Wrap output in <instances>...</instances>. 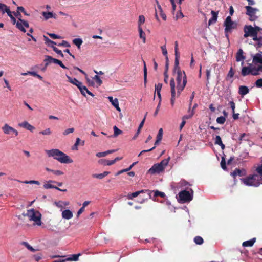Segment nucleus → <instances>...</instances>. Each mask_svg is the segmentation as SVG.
<instances>
[{
    "label": "nucleus",
    "mask_w": 262,
    "mask_h": 262,
    "mask_svg": "<svg viewBox=\"0 0 262 262\" xmlns=\"http://www.w3.org/2000/svg\"><path fill=\"white\" fill-rule=\"evenodd\" d=\"M46 153L49 157H53L61 163H71L73 162V160L68 155L58 149L47 150Z\"/></svg>",
    "instance_id": "f257e3e1"
},
{
    "label": "nucleus",
    "mask_w": 262,
    "mask_h": 262,
    "mask_svg": "<svg viewBox=\"0 0 262 262\" xmlns=\"http://www.w3.org/2000/svg\"><path fill=\"white\" fill-rule=\"evenodd\" d=\"M241 181L246 185L249 186L258 187L262 184V179L256 173L241 179Z\"/></svg>",
    "instance_id": "f03ea898"
},
{
    "label": "nucleus",
    "mask_w": 262,
    "mask_h": 262,
    "mask_svg": "<svg viewBox=\"0 0 262 262\" xmlns=\"http://www.w3.org/2000/svg\"><path fill=\"white\" fill-rule=\"evenodd\" d=\"M176 80L177 82V93L178 95L179 96L185 87L187 82L185 71H183L182 73L179 72V73L177 74Z\"/></svg>",
    "instance_id": "7ed1b4c3"
},
{
    "label": "nucleus",
    "mask_w": 262,
    "mask_h": 262,
    "mask_svg": "<svg viewBox=\"0 0 262 262\" xmlns=\"http://www.w3.org/2000/svg\"><path fill=\"white\" fill-rule=\"evenodd\" d=\"M259 27L254 25L252 27L251 25H245L244 27V37L247 38L249 36L252 38L259 34Z\"/></svg>",
    "instance_id": "20e7f679"
},
{
    "label": "nucleus",
    "mask_w": 262,
    "mask_h": 262,
    "mask_svg": "<svg viewBox=\"0 0 262 262\" xmlns=\"http://www.w3.org/2000/svg\"><path fill=\"white\" fill-rule=\"evenodd\" d=\"M26 215L30 221H34L36 225L38 226L41 225V214L39 211H36L33 209L28 210Z\"/></svg>",
    "instance_id": "39448f33"
},
{
    "label": "nucleus",
    "mask_w": 262,
    "mask_h": 262,
    "mask_svg": "<svg viewBox=\"0 0 262 262\" xmlns=\"http://www.w3.org/2000/svg\"><path fill=\"white\" fill-rule=\"evenodd\" d=\"M224 25L225 28V33L226 36H228V33L232 32L233 29H236L237 27L236 23L232 20V18L230 16H228L226 18Z\"/></svg>",
    "instance_id": "423d86ee"
},
{
    "label": "nucleus",
    "mask_w": 262,
    "mask_h": 262,
    "mask_svg": "<svg viewBox=\"0 0 262 262\" xmlns=\"http://www.w3.org/2000/svg\"><path fill=\"white\" fill-rule=\"evenodd\" d=\"M190 192L187 190H182L179 193V201L182 203L189 202L193 199V190L190 189Z\"/></svg>",
    "instance_id": "0eeeda50"
},
{
    "label": "nucleus",
    "mask_w": 262,
    "mask_h": 262,
    "mask_svg": "<svg viewBox=\"0 0 262 262\" xmlns=\"http://www.w3.org/2000/svg\"><path fill=\"white\" fill-rule=\"evenodd\" d=\"M253 66H256V69L260 73H262V52L259 51L252 57Z\"/></svg>",
    "instance_id": "6e6552de"
},
{
    "label": "nucleus",
    "mask_w": 262,
    "mask_h": 262,
    "mask_svg": "<svg viewBox=\"0 0 262 262\" xmlns=\"http://www.w3.org/2000/svg\"><path fill=\"white\" fill-rule=\"evenodd\" d=\"M245 8L246 10V14L249 16V19L250 21H255L258 18V16L256 15L257 12L259 11L258 9L253 8L250 6H246Z\"/></svg>",
    "instance_id": "1a4fd4ad"
},
{
    "label": "nucleus",
    "mask_w": 262,
    "mask_h": 262,
    "mask_svg": "<svg viewBox=\"0 0 262 262\" xmlns=\"http://www.w3.org/2000/svg\"><path fill=\"white\" fill-rule=\"evenodd\" d=\"M241 74L246 76L249 74L256 76L260 74V73L256 69V66H250L249 67H243L242 69Z\"/></svg>",
    "instance_id": "9d476101"
},
{
    "label": "nucleus",
    "mask_w": 262,
    "mask_h": 262,
    "mask_svg": "<svg viewBox=\"0 0 262 262\" xmlns=\"http://www.w3.org/2000/svg\"><path fill=\"white\" fill-rule=\"evenodd\" d=\"M170 91L171 94V98L170 100V103L173 106L174 104L176 91H175V82L173 78H171L170 80Z\"/></svg>",
    "instance_id": "9b49d317"
},
{
    "label": "nucleus",
    "mask_w": 262,
    "mask_h": 262,
    "mask_svg": "<svg viewBox=\"0 0 262 262\" xmlns=\"http://www.w3.org/2000/svg\"><path fill=\"white\" fill-rule=\"evenodd\" d=\"M18 20L19 21L16 23V27L24 33H25L26 30L24 27L26 28H29V23L27 21L23 20L20 18H18Z\"/></svg>",
    "instance_id": "f8f14e48"
},
{
    "label": "nucleus",
    "mask_w": 262,
    "mask_h": 262,
    "mask_svg": "<svg viewBox=\"0 0 262 262\" xmlns=\"http://www.w3.org/2000/svg\"><path fill=\"white\" fill-rule=\"evenodd\" d=\"M262 33L260 32L257 35L253 38V45L258 50L262 47Z\"/></svg>",
    "instance_id": "ddd939ff"
},
{
    "label": "nucleus",
    "mask_w": 262,
    "mask_h": 262,
    "mask_svg": "<svg viewBox=\"0 0 262 262\" xmlns=\"http://www.w3.org/2000/svg\"><path fill=\"white\" fill-rule=\"evenodd\" d=\"M2 129L4 133L7 135L10 134L11 133L14 134L15 136H17L18 135V132L17 130L12 127L10 126L7 124H5L2 127Z\"/></svg>",
    "instance_id": "4468645a"
},
{
    "label": "nucleus",
    "mask_w": 262,
    "mask_h": 262,
    "mask_svg": "<svg viewBox=\"0 0 262 262\" xmlns=\"http://www.w3.org/2000/svg\"><path fill=\"white\" fill-rule=\"evenodd\" d=\"M163 170V167L159 163L154 164L148 170V173L153 174L160 173Z\"/></svg>",
    "instance_id": "2eb2a0df"
},
{
    "label": "nucleus",
    "mask_w": 262,
    "mask_h": 262,
    "mask_svg": "<svg viewBox=\"0 0 262 262\" xmlns=\"http://www.w3.org/2000/svg\"><path fill=\"white\" fill-rule=\"evenodd\" d=\"M56 183V182L55 181H53V180H49L48 181L47 183H45L43 185V188L46 189L54 188V189H57L60 191H63V192L67 191V189H61L59 188V187H56L54 185H53L51 184V183Z\"/></svg>",
    "instance_id": "dca6fc26"
},
{
    "label": "nucleus",
    "mask_w": 262,
    "mask_h": 262,
    "mask_svg": "<svg viewBox=\"0 0 262 262\" xmlns=\"http://www.w3.org/2000/svg\"><path fill=\"white\" fill-rule=\"evenodd\" d=\"M246 171L245 169H240L239 168H235V170L231 172L232 176L235 178L237 176L239 177L245 176L246 175Z\"/></svg>",
    "instance_id": "f3484780"
},
{
    "label": "nucleus",
    "mask_w": 262,
    "mask_h": 262,
    "mask_svg": "<svg viewBox=\"0 0 262 262\" xmlns=\"http://www.w3.org/2000/svg\"><path fill=\"white\" fill-rule=\"evenodd\" d=\"M79 90H80L81 94L83 95L84 96H86L85 93H86L89 95H91L93 97L94 96V95L91 93L90 91L88 90V89L86 88V86H83L82 85V83H81V85L78 87Z\"/></svg>",
    "instance_id": "a211bd4d"
},
{
    "label": "nucleus",
    "mask_w": 262,
    "mask_h": 262,
    "mask_svg": "<svg viewBox=\"0 0 262 262\" xmlns=\"http://www.w3.org/2000/svg\"><path fill=\"white\" fill-rule=\"evenodd\" d=\"M211 14H212V17L209 20V26L211 25L212 24H214L217 21L218 12H215L214 11L212 10L211 11Z\"/></svg>",
    "instance_id": "6ab92c4d"
},
{
    "label": "nucleus",
    "mask_w": 262,
    "mask_h": 262,
    "mask_svg": "<svg viewBox=\"0 0 262 262\" xmlns=\"http://www.w3.org/2000/svg\"><path fill=\"white\" fill-rule=\"evenodd\" d=\"M110 102L116 108V110L119 112L121 111V109L119 106L118 100L117 98L113 99V97L110 96L108 97Z\"/></svg>",
    "instance_id": "aec40b11"
},
{
    "label": "nucleus",
    "mask_w": 262,
    "mask_h": 262,
    "mask_svg": "<svg viewBox=\"0 0 262 262\" xmlns=\"http://www.w3.org/2000/svg\"><path fill=\"white\" fill-rule=\"evenodd\" d=\"M145 192H149V193H148L149 194H150V193L151 192H149V190H141L139 191H136L135 192L128 194V196H127V198L129 199H133V198L137 197L140 193H144Z\"/></svg>",
    "instance_id": "412c9836"
},
{
    "label": "nucleus",
    "mask_w": 262,
    "mask_h": 262,
    "mask_svg": "<svg viewBox=\"0 0 262 262\" xmlns=\"http://www.w3.org/2000/svg\"><path fill=\"white\" fill-rule=\"evenodd\" d=\"M155 1L156 2L157 6V9H158L157 11H158V12L159 13V14L161 16L162 18L164 20H166V15L163 11L161 5H160L158 1V0H155Z\"/></svg>",
    "instance_id": "4be33fe9"
},
{
    "label": "nucleus",
    "mask_w": 262,
    "mask_h": 262,
    "mask_svg": "<svg viewBox=\"0 0 262 262\" xmlns=\"http://www.w3.org/2000/svg\"><path fill=\"white\" fill-rule=\"evenodd\" d=\"M19 126L21 127L26 128L27 129H28L31 132H32L35 129V127L34 126H33L32 125L30 124L27 121H24V122H23L19 123Z\"/></svg>",
    "instance_id": "5701e85b"
},
{
    "label": "nucleus",
    "mask_w": 262,
    "mask_h": 262,
    "mask_svg": "<svg viewBox=\"0 0 262 262\" xmlns=\"http://www.w3.org/2000/svg\"><path fill=\"white\" fill-rule=\"evenodd\" d=\"M73 216L72 212L69 209L64 210L62 212V217L65 219L69 220L71 219Z\"/></svg>",
    "instance_id": "b1692460"
},
{
    "label": "nucleus",
    "mask_w": 262,
    "mask_h": 262,
    "mask_svg": "<svg viewBox=\"0 0 262 262\" xmlns=\"http://www.w3.org/2000/svg\"><path fill=\"white\" fill-rule=\"evenodd\" d=\"M249 92L248 88L245 85H241L239 87L238 93L241 96H244Z\"/></svg>",
    "instance_id": "393cba45"
},
{
    "label": "nucleus",
    "mask_w": 262,
    "mask_h": 262,
    "mask_svg": "<svg viewBox=\"0 0 262 262\" xmlns=\"http://www.w3.org/2000/svg\"><path fill=\"white\" fill-rule=\"evenodd\" d=\"M244 59H245V56L243 55V51L242 49H239L236 55V60L237 62H239Z\"/></svg>",
    "instance_id": "a878e982"
},
{
    "label": "nucleus",
    "mask_w": 262,
    "mask_h": 262,
    "mask_svg": "<svg viewBox=\"0 0 262 262\" xmlns=\"http://www.w3.org/2000/svg\"><path fill=\"white\" fill-rule=\"evenodd\" d=\"M66 76L68 79V81L70 82V83H72L73 84L77 86L78 88V87H79V86L81 85L82 82L79 81L76 78H72L67 75H66Z\"/></svg>",
    "instance_id": "bb28decb"
},
{
    "label": "nucleus",
    "mask_w": 262,
    "mask_h": 262,
    "mask_svg": "<svg viewBox=\"0 0 262 262\" xmlns=\"http://www.w3.org/2000/svg\"><path fill=\"white\" fill-rule=\"evenodd\" d=\"M214 143L216 145L220 146L222 149H224L225 148V145L222 143L221 138L220 136H216Z\"/></svg>",
    "instance_id": "cd10ccee"
},
{
    "label": "nucleus",
    "mask_w": 262,
    "mask_h": 262,
    "mask_svg": "<svg viewBox=\"0 0 262 262\" xmlns=\"http://www.w3.org/2000/svg\"><path fill=\"white\" fill-rule=\"evenodd\" d=\"M0 11L3 14H4L5 13H8L10 11V9L6 5L0 3Z\"/></svg>",
    "instance_id": "c85d7f7f"
},
{
    "label": "nucleus",
    "mask_w": 262,
    "mask_h": 262,
    "mask_svg": "<svg viewBox=\"0 0 262 262\" xmlns=\"http://www.w3.org/2000/svg\"><path fill=\"white\" fill-rule=\"evenodd\" d=\"M162 87V83H158L157 84H155V92H157V96L160 100H161V90Z\"/></svg>",
    "instance_id": "c756f323"
},
{
    "label": "nucleus",
    "mask_w": 262,
    "mask_h": 262,
    "mask_svg": "<svg viewBox=\"0 0 262 262\" xmlns=\"http://www.w3.org/2000/svg\"><path fill=\"white\" fill-rule=\"evenodd\" d=\"M147 115V112L146 113V114H145V115L144 116V118H143V119L142 120V121L140 123V124L139 125V126L138 127L137 132L136 135L134 136V139H135L138 136V134L140 133V132L141 131V129H142V128L143 127V126L144 125V122H145V119H146V117Z\"/></svg>",
    "instance_id": "7c9ffc66"
},
{
    "label": "nucleus",
    "mask_w": 262,
    "mask_h": 262,
    "mask_svg": "<svg viewBox=\"0 0 262 262\" xmlns=\"http://www.w3.org/2000/svg\"><path fill=\"white\" fill-rule=\"evenodd\" d=\"M110 173L108 171H104V172L100 174H94L92 175L93 178H97L99 179H102L105 177L107 176Z\"/></svg>",
    "instance_id": "2f4dec72"
},
{
    "label": "nucleus",
    "mask_w": 262,
    "mask_h": 262,
    "mask_svg": "<svg viewBox=\"0 0 262 262\" xmlns=\"http://www.w3.org/2000/svg\"><path fill=\"white\" fill-rule=\"evenodd\" d=\"M255 242V238H253L252 239L244 242L242 244L243 247H251Z\"/></svg>",
    "instance_id": "473e14b6"
},
{
    "label": "nucleus",
    "mask_w": 262,
    "mask_h": 262,
    "mask_svg": "<svg viewBox=\"0 0 262 262\" xmlns=\"http://www.w3.org/2000/svg\"><path fill=\"white\" fill-rule=\"evenodd\" d=\"M116 150H114H114H107V151H104V152H98L97 154H96V156L98 157H105L106 155H107L108 154L114 152Z\"/></svg>",
    "instance_id": "72a5a7b5"
},
{
    "label": "nucleus",
    "mask_w": 262,
    "mask_h": 262,
    "mask_svg": "<svg viewBox=\"0 0 262 262\" xmlns=\"http://www.w3.org/2000/svg\"><path fill=\"white\" fill-rule=\"evenodd\" d=\"M161 140L160 139H157L156 138V140L155 142V146L152 147L151 148L149 149H147V150H142L141 152H140V153L139 154L138 156H140L142 154H143V153H145V152H148V151H150L152 150H154L155 147H156V146L159 144V143L161 141Z\"/></svg>",
    "instance_id": "f704fd0d"
},
{
    "label": "nucleus",
    "mask_w": 262,
    "mask_h": 262,
    "mask_svg": "<svg viewBox=\"0 0 262 262\" xmlns=\"http://www.w3.org/2000/svg\"><path fill=\"white\" fill-rule=\"evenodd\" d=\"M15 181H17L18 182L24 183V184H36L37 185H40V182L38 181L35 180H30V181H21L18 180H15Z\"/></svg>",
    "instance_id": "c9c22d12"
},
{
    "label": "nucleus",
    "mask_w": 262,
    "mask_h": 262,
    "mask_svg": "<svg viewBox=\"0 0 262 262\" xmlns=\"http://www.w3.org/2000/svg\"><path fill=\"white\" fill-rule=\"evenodd\" d=\"M44 40L45 41V43L49 47H51V46L57 45V43L55 41L51 40L48 37L46 36H43Z\"/></svg>",
    "instance_id": "e433bc0d"
},
{
    "label": "nucleus",
    "mask_w": 262,
    "mask_h": 262,
    "mask_svg": "<svg viewBox=\"0 0 262 262\" xmlns=\"http://www.w3.org/2000/svg\"><path fill=\"white\" fill-rule=\"evenodd\" d=\"M138 30L139 32V35L140 37L143 39V43H145L146 42V36H145V33L143 31V29L142 27H139Z\"/></svg>",
    "instance_id": "4c0bfd02"
},
{
    "label": "nucleus",
    "mask_w": 262,
    "mask_h": 262,
    "mask_svg": "<svg viewBox=\"0 0 262 262\" xmlns=\"http://www.w3.org/2000/svg\"><path fill=\"white\" fill-rule=\"evenodd\" d=\"M73 43L76 45L78 49H80L81 45L83 43V41L81 38H77L73 40Z\"/></svg>",
    "instance_id": "58836bf2"
},
{
    "label": "nucleus",
    "mask_w": 262,
    "mask_h": 262,
    "mask_svg": "<svg viewBox=\"0 0 262 262\" xmlns=\"http://www.w3.org/2000/svg\"><path fill=\"white\" fill-rule=\"evenodd\" d=\"M42 15L46 20H48L49 18H52L53 13L51 12H42Z\"/></svg>",
    "instance_id": "ea45409f"
},
{
    "label": "nucleus",
    "mask_w": 262,
    "mask_h": 262,
    "mask_svg": "<svg viewBox=\"0 0 262 262\" xmlns=\"http://www.w3.org/2000/svg\"><path fill=\"white\" fill-rule=\"evenodd\" d=\"M114 129V134L113 135V137H116L119 135H120L122 133V131L119 129L116 126H114L113 127Z\"/></svg>",
    "instance_id": "a19ab883"
},
{
    "label": "nucleus",
    "mask_w": 262,
    "mask_h": 262,
    "mask_svg": "<svg viewBox=\"0 0 262 262\" xmlns=\"http://www.w3.org/2000/svg\"><path fill=\"white\" fill-rule=\"evenodd\" d=\"M170 160V157H168L167 159H165L161 161L159 164L163 167V169L164 170L165 167L168 165L169 161Z\"/></svg>",
    "instance_id": "79ce46f5"
},
{
    "label": "nucleus",
    "mask_w": 262,
    "mask_h": 262,
    "mask_svg": "<svg viewBox=\"0 0 262 262\" xmlns=\"http://www.w3.org/2000/svg\"><path fill=\"white\" fill-rule=\"evenodd\" d=\"M145 18L144 15H141L139 16V20L138 22V28L139 27H142L141 25L145 23Z\"/></svg>",
    "instance_id": "37998d69"
},
{
    "label": "nucleus",
    "mask_w": 262,
    "mask_h": 262,
    "mask_svg": "<svg viewBox=\"0 0 262 262\" xmlns=\"http://www.w3.org/2000/svg\"><path fill=\"white\" fill-rule=\"evenodd\" d=\"M21 244L25 246L29 250L34 252L36 251L35 249H34L31 246H30L27 242H22Z\"/></svg>",
    "instance_id": "c03bdc74"
},
{
    "label": "nucleus",
    "mask_w": 262,
    "mask_h": 262,
    "mask_svg": "<svg viewBox=\"0 0 262 262\" xmlns=\"http://www.w3.org/2000/svg\"><path fill=\"white\" fill-rule=\"evenodd\" d=\"M80 255V254L79 253L78 254H73L71 255V257H69L67 259H65L66 261H77L78 259L79 256Z\"/></svg>",
    "instance_id": "a18cd8bd"
},
{
    "label": "nucleus",
    "mask_w": 262,
    "mask_h": 262,
    "mask_svg": "<svg viewBox=\"0 0 262 262\" xmlns=\"http://www.w3.org/2000/svg\"><path fill=\"white\" fill-rule=\"evenodd\" d=\"M194 242L196 244L201 245L203 243L204 240L202 237L200 236H197L194 237Z\"/></svg>",
    "instance_id": "49530a36"
},
{
    "label": "nucleus",
    "mask_w": 262,
    "mask_h": 262,
    "mask_svg": "<svg viewBox=\"0 0 262 262\" xmlns=\"http://www.w3.org/2000/svg\"><path fill=\"white\" fill-rule=\"evenodd\" d=\"M144 82L145 86H146L147 83V70L145 62H144Z\"/></svg>",
    "instance_id": "de8ad7c7"
},
{
    "label": "nucleus",
    "mask_w": 262,
    "mask_h": 262,
    "mask_svg": "<svg viewBox=\"0 0 262 262\" xmlns=\"http://www.w3.org/2000/svg\"><path fill=\"white\" fill-rule=\"evenodd\" d=\"M256 173L262 179V164L258 165L255 169Z\"/></svg>",
    "instance_id": "09e8293b"
},
{
    "label": "nucleus",
    "mask_w": 262,
    "mask_h": 262,
    "mask_svg": "<svg viewBox=\"0 0 262 262\" xmlns=\"http://www.w3.org/2000/svg\"><path fill=\"white\" fill-rule=\"evenodd\" d=\"M153 192H154L155 197L159 196L161 198H164L165 196V194L163 192H160L158 190L153 191Z\"/></svg>",
    "instance_id": "8fccbe9b"
},
{
    "label": "nucleus",
    "mask_w": 262,
    "mask_h": 262,
    "mask_svg": "<svg viewBox=\"0 0 262 262\" xmlns=\"http://www.w3.org/2000/svg\"><path fill=\"white\" fill-rule=\"evenodd\" d=\"M246 137H248V135L245 134V133H243L242 134H241L239 137L238 138V140H239V143H242V141L243 140H248V138H246Z\"/></svg>",
    "instance_id": "3c124183"
},
{
    "label": "nucleus",
    "mask_w": 262,
    "mask_h": 262,
    "mask_svg": "<svg viewBox=\"0 0 262 262\" xmlns=\"http://www.w3.org/2000/svg\"><path fill=\"white\" fill-rule=\"evenodd\" d=\"M51 47L52 48L53 51L55 52L57 54L60 55L62 57H64V55L60 50L58 49L54 46H51Z\"/></svg>",
    "instance_id": "603ef678"
},
{
    "label": "nucleus",
    "mask_w": 262,
    "mask_h": 262,
    "mask_svg": "<svg viewBox=\"0 0 262 262\" xmlns=\"http://www.w3.org/2000/svg\"><path fill=\"white\" fill-rule=\"evenodd\" d=\"M226 121V118L225 117L220 116L217 117L216 119V122L217 123L220 124H223Z\"/></svg>",
    "instance_id": "864d4df0"
},
{
    "label": "nucleus",
    "mask_w": 262,
    "mask_h": 262,
    "mask_svg": "<svg viewBox=\"0 0 262 262\" xmlns=\"http://www.w3.org/2000/svg\"><path fill=\"white\" fill-rule=\"evenodd\" d=\"M28 73L29 75H31L32 76H33L34 77L38 78L40 80H42L43 79L42 76H41L40 75L38 74L36 72H35L34 71L28 72Z\"/></svg>",
    "instance_id": "5fc2aeb1"
},
{
    "label": "nucleus",
    "mask_w": 262,
    "mask_h": 262,
    "mask_svg": "<svg viewBox=\"0 0 262 262\" xmlns=\"http://www.w3.org/2000/svg\"><path fill=\"white\" fill-rule=\"evenodd\" d=\"M184 17V15H183V13H182V12L181 10H180L179 12H178L177 13L176 15L173 17V18L176 20H177L178 19H179L180 18H183Z\"/></svg>",
    "instance_id": "6e6d98bb"
},
{
    "label": "nucleus",
    "mask_w": 262,
    "mask_h": 262,
    "mask_svg": "<svg viewBox=\"0 0 262 262\" xmlns=\"http://www.w3.org/2000/svg\"><path fill=\"white\" fill-rule=\"evenodd\" d=\"M39 133V134H41L43 135H50L51 134L52 132L51 129L49 128H48L44 130L40 131Z\"/></svg>",
    "instance_id": "4d7b16f0"
},
{
    "label": "nucleus",
    "mask_w": 262,
    "mask_h": 262,
    "mask_svg": "<svg viewBox=\"0 0 262 262\" xmlns=\"http://www.w3.org/2000/svg\"><path fill=\"white\" fill-rule=\"evenodd\" d=\"M93 79L94 80H95L96 81V82H97V83L100 86L102 84V81L101 80V79H100V78L99 77V76L97 75H95L93 78Z\"/></svg>",
    "instance_id": "13d9d810"
},
{
    "label": "nucleus",
    "mask_w": 262,
    "mask_h": 262,
    "mask_svg": "<svg viewBox=\"0 0 262 262\" xmlns=\"http://www.w3.org/2000/svg\"><path fill=\"white\" fill-rule=\"evenodd\" d=\"M7 15L10 17L11 18V20L13 23V24H16V18L13 16L12 15V12L10 11L8 13H7Z\"/></svg>",
    "instance_id": "bf43d9fd"
},
{
    "label": "nucleus",
    "mask_w": 262,
    "mask_h": 262,
    "mask_svg": "<svg viewBox=\"0 0 262 262\" xmlns=\"http://www.w3.org/2000/svg\"><path fill=\"white\" fill-rule=\"evenodd\" d=\"M74 131V128H68V129H66L63 132V135H64V136H67V135H69L70 133H73Z\"/></svg>",
    "instance_id": "052dcab7"
},
{
    "label": "nucleus",
    "mask_w": 262,
    "mask_h": 262,
    "mask_svg": "<svg viewBox=\"0 0 262 262\" xmlns=\"http://www.w3.org/2000/svg\"><path fill=\"white\" fill-rule=\"evenodd\" d=\"M221 166L223 169L226 170L227 169L225 159L224 157L222 158L221 162Z\"/></svg>",
    "instance_id": "680f3d73"
},
{
    "label": "nucleus",
    "mask_w": 262,
    "mask_h": 262,
    "mask_svg": "<svg viewBox=\"0 0 262 262\" xmlns=\"http://www.w3.org/2000/svg\"><path fill=\"white\" fill-rule=\"evenodd\" d=\"M58 46H63L65 47H70V45L66 40H62L61 43L57 45Z\"/></svg>",
    "instance_id": "e2e57ef3"
},
{
    "label": "nucleus",
    "mask_w": 262,
    "mask_h": 262,
    "mask_svg": "<svg viewBox=\"0 0 262 262\" xmlns=\"http://www.w3.org/2000/svg\"><path fill=\"white\" fill-rule=\"evenodd\" d=\"M255 85L257 88H261L262 87V78L257 79L255 82Z\"/></svg>",
    "instance_id": "0e129e2a"
},
{
    "label": "nucleus",
    "mask_w": 262,
    "mask_h": 262,
    "mask_svg": "<svg viewBox=\"0 0 262 262\" xmlns=\"http://www.w3.org/2000/svg\"><path fill=\"white\" fill-rule=\"evenodd\" d=\"M49 57H52V56L47 55L46 56V58L44 60V61L46 62V67H47L49 64L52 63V60H50Z\"/></svg>",
    "instance_id": "69168bd1"
},
{
    "label": "nucleus",
    "mask_w": 262,
    "mask_h": 262,
    "mask_svg": "<svg viewBox=\"0 0 262 262\" xmlns=\"http://www.w3.org/2000/svg\"><path fill=\"white\" fill-rule=\"evenodd\" d=\"M50 37L53 39H61L62 37L54 33H48Z\"/></svg>",
    "instance_id": "338daca9"
},
{
    "label": "nucleus",
    "mask_w": 262,
    "mask_h": 262,
    "mask_svg": "<svg viewBox=\"0 0 262 262\" xmlns=\"http://www.w3.org/2000/svg\"><path fill=\"white\" fill-rule=\"evenodd\" d=\"M234 75V71L232 67L230 68V69L228 73L227 76L230 78H232L233 77Z\"/></svg>",
    "instance_id": "774afa93"
}]
</instances>
